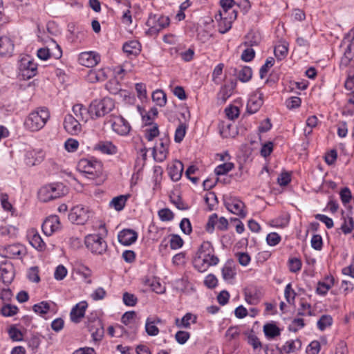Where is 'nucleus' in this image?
<instances>
[{"label": "nucleus", "instance_id": "1", "mask_svg": "<svg viewBox=\"0 0 354 354\" xmlns=\"http://www.w3.org/2000/svg\"><path fill=\"white\" fill-rule=\"evenodd\" d=\"M50 118L48 109L41 107L31 112L24 122L26 129L31 131H37L42 129Z\"/></svg>", "mask_w": 354, "mask_h": 354}, {"label": "nucleus", "instance_id": "2", "mask_svg": "<svg viewBox=\"0 0 354 354\" xmlns=\"http://www.w3.org/2000/svg\"><path fill=\"white\" fill-rule=\"evenodd\" d=\"M66 189L62 183H52L41 187L38 192L39 199L46 203L64 196Z\"/></svg>", "mask_w": 354, "mask_h": 354}, {"label": "nucleus", "instance_id": "3", "mask_svg": "<svg viewBox=\"0 0 354 354\" xmlns=\"http://www.w3.org/2000/svg\"><path fill=\"white\" fill-rule=\"evenodd\" d=\"M91 118L95 120L111 112L115 108L113 100L109 97L93 100L90 104Z\"/></svg>", "mask_w": 354, "mask_h": 354}, {"label": "nucleus", "instance_id": "4", "mask_svg": "<svg viewBox=\"0 0 354 354\" xmlns=\"http://www.w3.org/2000/svg\"><path fill=\"white\" fill-rule=\"evenodd\" d=\"M104 123L109 124L113 131L121 136L127 135L131 130L129 123L120 115L111 114L106 118Z\"/></svg>", "mask_w": 354, "mask_h": 354}, {"label": "nucleus", "instance_id": "5", "mask_svg": "<svg viewBox=\"0 0 354 354\" xmlns=\"http://www.w3.org/2000/svg\"><path fill=\"white\" fill-rule=\"evenodd\" d=\"M84 243L88 250L95 254H102L107 249L106 241L99 234L87 235Z\"/></svg>", "mask_w": 354, "mask_h": 354}, {"label": "nucleus", "instance_id": "6", "mask_svg": "<svg viewBox=\"0 0 354 354\" xmlns=\"http://www.w3.org/2000/svg\"><path fill=\"white\" fill-rule=\"evenodd\" d=\"M19 75L24 80H29L36 75L37 72V64L34 62L33 59L26 55L23 57L19 66Z\"/></svg>", "mask_w": 354, "mask_h": 354}, {"label": "nucleus", "instance_id": "7", "mask_svg": "<svg viewBox=\"0 0 354 354\" xmlns=\"http://www.w3.org/2000/svg\"><path fill=\"white\" fill-rule=\"evenodd\" d=\"M78 168L82 172L91 175L92 178L102 174V165L97 160L82 159L78 163Z\"/></svg>", "mask_w": 354, "mask_h": 354}, {"label": "nucleus", "instance_id": "8", "mask_svg": "<svg viewBox=\"0 0 354 354\" xmlns=\"http://www.w3.org/2000/svg\"><path fill=\"white\" fill-rule=\"evenodd\" d=\"M169 24V19L167 17H160L156 19L154 15L149 17L147 21L146 25L149 27V29L146 31V33L149 35H155L158 34L163 28H166Z\"/></svg>", "mask_w": 354, "mask_h": 354}, {"label": "nucleus", "instance_id": "9", "mask_svg": "<svg viewBox=\"0 0 354 354\" xmlns=\"http://www.w3.org/2000/svg\"><path fill=\"white\" fill-rule=\"evenodd\" d=\"M224 205L227 210L232 214L238 215L241 218L246 216V212L244 210L245 204L239 198L234 197L225 198Z\"/></svg>", "mask_w": 354, "mask_h": 354}, {"label": "nucleus", "instance_id": "10", "mask_svg": "<svg viewBox=\"0 0 354 354\" xmlns=\"http://www.w3.org/2000/svg\"><path fill=\"white\" fill-rule=\"evenodd\" d=\"M89 218V213L82 205H77L71 209L68 214V219L77 225H84Z\"/></svg>", "mask_w": 354, "mask_h": 354}, {"label": "nucleus", "instance_id": "11", "mask_svg": "<svg viewBox=\"0 0 354 354\" xmlns=\"http://www.w3.org/2000/svg\"><path fill=\"white\" fill-rule=\"evenodd\" d=\"M237 11L232 10L231 14L227 15H215V19L218 21V31L222 34L226 33L232 28V22L236 19Z\"/></svg>", "mask_w": 354, "mask_h": 354}, {"label": "nucleus", "instance_id": "12", "mask_svg": "<svg viewBox=\"0 0 354 354\" xmlns=\"http://www.w3.org/2000/svg\"><path fill=\"white\" fill-rule=\"evenodd\" d=\"M5 257L10 259H21L27 254L26 247L19 243L8 245L3 248Z\"/></svg>", "mask_w": 354, "mask_h": 354}, {"label": "nucleus", "instance_id": "13", "mask_svg": "<svg viewBox=\"0 0 354 354\" xmlns=\"http://www.w3.org/2000/svg\"><path fill=\"white\" fill-rule=\"evenodd\" d=\"M263 94L260 90H257L252 95L247 104V111L250 113L257 112L263 103Z\"/></svg>", "mask_w": 354, "mask_h": 354}, {"label": "nucleus", "instance_id": "14", "mask_svg": "<svg viewBox=\"0 0 354 354\" xmlns=\"http://www.w3.org/2000/svg\"><path fill=\"white\" fill-rule=\"evenodd\" d=\"M60 228L59 218L57 215L48 217L42 224V230L47 236H50L54 232Z\"/></svg>", "mask_w": 354, "mask_h": 354}, {"label": "nucleus", "instance_id": "15", "mask_svg": "<svg viewBox=\"0 0 354 354\" xmlns=\"http://www.w3.org/2000/svg\"><path fill=\"white\" fill-rule=\"evenodd\" d=\"M64 127L71 135H77L81 131L80 121L71 114H68L65 116Z\"/></svg>", "mask_w": 354, "mask_h": 354}, {"label": "nucleus", "instance_id": "16", "mask_svg": "<svg viewBox=\"0 0 354 354\" xmlns=\"http://www.w3.org/2000/svg\"><path fill=\"white\" fill-rule=\"evenodd\" d=\"M79 62L88 68L97 65L100 61V56L93 51L83 52L79 55Z\"/></svg>", "mask_w": 354, "mask_h": 354}, {"label": "nucleus", "instance_id": "17", "mask_svg": "<svg viewBox=\"0 0 354 354\" xmlns=\"http://www.w3.org/2000/svg\"><path fill=\"white\" fill-rule=\"evenodd\" d=\"M15 269L11 263H3L0 266V279L3 283L8 285L14 279Z\"/></svg>", "mask_w": 354, "mask_h": 354}, {"label": "nucleus", "instance_id": "18", "mask_svg": "<svg viewBox=\"0 0 354 354\" xmlns=\"http://www.w3.org/2000/svg\"><path fill=\"white\" fill-rule=\"evenodd\" d=\"M118 241L124 245H130L138 239V234L131 229H124L118 235Z\"/></svg>", "mask_w": 354, "mask_h": 354}, {"label": "nucleus", "instance_id": "19", "mask_svg": "<svg viewBox=\"0 0 354 354\" xmlns=\"http://www.w3.org/2000/svg\"><path fill=\"white\" fill-rule=\"evenodd\" d=\"M88 304L86 301H81L77 304L71 310L70 313L71 319L74 323H79L84 317Z\"/></svg>", "mask_w": 354, "mask_h": 354}, {"label": "nucleus", "instance_id": "20", "mask_svg": "<svg viewBox=\"0 0 354 354\" xmlns=\"http://www.w3.org/2000/svg\"><path fill=\"white\" fill-rule=\"evenodd\" d=\"M184 166L182 162L175 160L168 167L169 176L173 181H178L181 178Z\"/></svg>", "mask_w": 354, "mask_h": 354}, {"label": "nucleus", "instance_id": "21", "mask_svg": "<svg viewBox=\"0 0 354 354\" xmlns=\"http://www.w3.org/2000/svg\"><path fill=\"white\" fill-rule=\"evenodd\" d=\"M94 150L100 151L104 154L114 155L117 153L118 149L110 141H100L94 146Z\"/></svg>", "mask_w": 354, "mask_h": 354}, {"label": "nucleus", "instance_id": "22", "mask_svg": "<svg viewBox=\"0 0 354 354\" xmlns=\"http://www.w3.org/2000/svg\"><path fill=\"white\" fill-rule=\"evenodd\" d=\"M73 112L75 116V118L80 122H86L91 118L90 106L86 109L82 104H77L73 106Z\"/></svg>", "mask_w": 354, "mask_h": 354}, {"label": "nucleus", "instance_id": "23", "mask_svg": "<svg viewBox=\"0 0 354 354\" xmlns=\"http://www.w3.org/2000/svg\"><path fill=\"white\" fill-rule=\"evenodd\" d=\"M44 158V153L43 151H29L26 154V164L30 166L39 164Z\"/></svg>", "mask_w": 354, "mask_h": 354}, {"label": "nucleus", "instance_id": "24", "mask_svg": "<svg viewBox=\"0 0 354 354\" xmlns=\"http://www.w3.org/2000/svg\"><path fill=\"white\" fill-rule=\"evenodd\" d=\"M13 41L8 37H0V54L4 56H10L14 50Z\"/></svg>", "mask_w": 354, "mask_h": 354}, {"label": "nucleus", "instance_id": "25", "mask_svg": "<svg viewBox=\"0 0 354 354\" xmlns=\"http://www.w3.org/2000/svg\"><path fill=\"white\" fill-rule=\"evenodd\" d=\"M91 336L95 342H100L104 336V328L100 320H96L92 325L88 326Z\"/></svg>", "mask_w": 354, "mask_h": 354}, {"label": "nucleus", "instance_id": "26", "mask_svg": "<svg viewBox=\"0 0 354 354\" xmlns=\"http://www.w3.org/2000/svg\"><path fill=\"white\" fill-rule=\"evenodd\" d=\"M29 242L32 247L39 251L45 249L46 245L40 235L35 230H31L28 234Z\"/></svg>", "mask_w": 354, "mask_h": 354}, {"label": "nucleus", "instance_id": "27", "mask_svg": "<svg viewBox=\"0 0 354 354\" xmlns=\"http://www.w3.org/2000/svg\"><path fill=\"white\" fill-rule=\"evenodd\" d=\"M122 49L127 56H136L140 52V44L138 41L132 40L126 42L123 45Z\"/></svg>", "mask_w": 354, "mask_h": 354}, {"label": "nucleus", "instance_id": "28", "mask_svg": "<svg viewBox=\"0 0 354 354\" xmlns=\"http://www.w3.org/2000/svg\"><path fill=\"white\" fill-rule=\"evenodd\" d=\"M167 147L162 141H160L158 144L153 148V154L155 160L162 161L167 157Z\"/></svg>", "mask_w": 354, "mask_h": 354}, {"label": "nucleus", "instance_id": "29", "mask_svg": "<svg viewBox=\"0 0 354 354\" xmlns=\"http://www.w3.org/2000/svg\"><path fill=\"white\" fill-rule=\"evenodd\" d=\"M196 316L193 315L192 313H186L181 320L179 319H176L175 324L178 328H188L190 327V322L192 323H196Z\"/></svg>", "mask_w": 354, "mask_h": 354}, {"label": "nucleus", "instance_id": "30", "mask_svg": "<svg viewBox=\"0 0 354 354\" xmlns=\"http://www.w3.org/2000/svg\"><path fill=\"white\" fill-rule=\"evenodd\" d=\"M301 347V342L299 339L295 340L287 341L286 344L281 347V351L286 353H294L300 349Z\"/></svg>", "mask_w": 354, "mask_h": 354}, {"label": "nucleus", "instance_id": "31", "mask_svg": "<svg viewBox=\"0 0 354 354\" xmlns=\"http://www.w3.org/2000/svg\"><path fill=\"white\" fill-rule=\"evenodd\" d=\"M263 332L269 339H273L280 335V329L272 323H268L263 326Z\"/></svg>", "mask_w": 354, "mask_h": 354}, {"label": "nucleus", "instance_id": "32", "mask_svg": "<svg viewBox=\"0 0 354 354\" xmlns=\"http://www.w3.org/2000/svg\"><path fill=\"white\" fill-rule=\"evenodd\" d=\"M234 4L235 1L234 0H220L222 10L218 12V16L231 14L232 10H233L232 7Z\"/></svg>", "mask_w": 354, "mask_h": 354}, {"label": "nucleus", "instance_id": "33", "mask_svg": "<svg viewBox=\"0 0 354 354\" xmlns=\"http://www.w3.org/2000/svg\"><path fill=\"white\" fill-rule=\"evenodd\" d=\"M152 100L156 105L164 106L167 102V96L162 90H156L152 93Z\"/></svg>", "mask_w": 354, "mask_h": 354}, {"label": "nucleus", "instance_id": "34", "mask_svg": "<svg viewBox=\"0 0 354 354\" xmlns=\"http://www.w3.org/2000/svg\"><path fill=\"white\" fill-rule=\"evenodd\" d=\"M260 42V37L258 33L250 32L245 37L244 44L246 46L252 47L257 46Z\"/></svg>", "mask_w": 354, "mask_h": 354}, {"label": "nucleus", "instance_id": "35", "mask_svg": "<svg viewBox=\"0 0 354 354\" xmlns=\"http://www.w3.org/2000/svg\"><path fill=\"white\" fill-rule=\"evenodd\" d=\"M236 275L234 269L230 263H226L222 268V276L224 280L230 281Z\"/></svg>", "mask_w": 354, "mask_h": 354}, {"label": "nucleus", "instance_id": "36", "mask_svg": "<svg viewBox=\"0 0 354 354\" xmlns=\"http://www.w3.org/2000/svg\"><path fill=\"white\" fill-rule=\"evenodd\" d=\"M127 199V196H116L111 200L110 205L113 206L117 211H120L124 208Z\"/></svg>", "mask_w": 354, "mask_h": 354}, {"label": "nucleus", "instance_id": "37", "mask_svg": "<svg viewBox=\"0 0 354 354\" xmlns=\"http://www.w3.org/2000/svg\"><path fill=\"white\" fill-rule=\"evenodd\" d=\"M234 167V165L232 162H225L223 164L218 165L214 172L217 176L225 175Z\"/></svg>", "mask_w": 354, "mask_h": 354}, {"label": "nucleus", "instance_id": "38", "mask_svg": "<svg viewBox=\"0 0 354 354\" xmlns=\"http://www.w3.org/2000/svg\"><path fill=\"white\" fill-rule=\"evenodd\" d=\"M245 299L251 305H257L260 301V296L257 292L246 290L245 292Z\"/></svg>", "mask_w": 354, "mask_h": 354}, {"label": "nucleus", "instance_id": "39", "mask_svg": "<svg viewBox=\"0 0 354 354\" xmlns=\"http://www.w3.org/2000/svg\"><path fill=\"white\" fill-rule=\"evenodd\" d=\"M187 131V125L180 122L175 131L174 140L176 143H180L183 140Z\"/></svg>", "mask_w": 354, "mask_h": 354}, {"label": "nucleus", "instance_id": "40", "mask_svg": "<svg viewBox=\"0 0 354 354\" xmlns=\"http://www.w3.org/2000/svg\"><path fill=\"white\" fill-rule=\"evenodd\" d=\"M252 75V69L248 66L243 67L238 73V78L243 82L249 81Z\"/></svg>", "mask_w": 354, "mask_h": 354}, {"label": "nucleus", "instance_id": "41", "mask_svg": "<svg viewBox=\"0 0 354 354\" xmlns=\"http://www.w3.org/2000/svg\"><path fill=\"white\" fill-rule=\"evenodd\" d=\"M193 264L194 268L200 272H203L207 270L209 267V265L205 261H203V259L201 257V255H197L194 261Z\"/></svg>", "mask_w": 354, "mask_h": 354}, {"label": "nucleus", "instance_id": "42", "mask_svg": "<svg viewBox=\"0 0 354 354\" xmlns=\"http://www.w3.org/2000/svg\"><path fill=\"white\" fill-rule=\"evenodd\" d=\"M145 330L147 333L150 336H156L159 333V329L156 326V322L151 321L149 318L146 321Z\"/></svg>", "mask_w": 354, "mask_h": 354}, {"label": "nucleus", "instance_id": "43", "mask_svg": "<svg viewBox=\"0 0 354 354\" xmlns=\"http://www.w3.org/2000/svg\"><path fill=\"white\" fill-rule=\"evenodd\" d=\"M344 221L341 226V229L345 234H347L353 231L354 228V221L352 217L348 216L344 217Z\"/></svg>", "mask_w": 354, "mask_h": 354}, {"label": "nucleus", "instance_id": "44", "mask_svg": "<svg viewBox=\"0 0 354 354\" xmlns=\"http://www.w3.org/2000/svg\"><path fill=\"white\" fill-rule=\"evenodd\" d=\"M88 76L91 81L95 80L97 82H103L107 78L105 69H100L97 71H91Z\"/></svg>", "mask_w": 354, "mask_h": 354}, {"label": "nucleus", "instance_id": "45", "mask_svg": "<svg viewBox=\"0 0 354 354\" xmlns=\"http://www.w3.org/2000/svg\"><path fill=\"white\" fill-rule=\"evenodd\" d=\"M8 333L12 341L19 342L23 339V334L21 331L17 328L15 326H11L9 328Z\"/></svg>", "mask_w": 354, "mask_h": 354}, {"label": "nucleus", "instance_id": "46", "mask_svg": "<svg viewBox=\"0 0 354 354\" xmlns=\"http://www.w3.org/2000/svg\"><path fill=\"white\" fill-rule=\"evenodd\" d=\"M333 323V319L330 315H322L317 322V327L320 330H324Z\"/></svg>", "mask_w": 354, "mask_h": 354}, {"label": "nucleus", "instance_id": "47", "mask_svg": "<svg viewBox=\"0 0 354 354\" xmlns=\"http://www.w3.org/2000/svg\"><path fill=\"white\" fill-rule=\"evenodd\" d=\"M205 201L208 205L209 210L212 211L218 203V198L214 192H209L205 197Z\"/></svg>", "mask_w": 354, "mask_h": 354}, {"label": "nucleus", "instance_id": "48", "mask_svg": "<svg viewBox=\"0 0 354 354\" xmlns=\"http://www.w3.org/2000/svg\"><path fill=\"white\" fill-rule=\"evenodd\" d=\"M18 312V308L16 306L10 304L4 305L1 310V314L5 317H11L16 315Z\"/></svg>", "mask_w": 354, "mask_h": 354}, {"label": "nucleus", "instance_id": "49", "mask_svg": "<svg viewBox=\"0 0 354 354\" xmlns=\"http://www.w3.org/2000/svg\"><path fill=\"white\" fill-rule=\"evenodd\" d=\"M301 261L298 258H291L288 260V267L291 272H297L301 270Z\"/></svg>", "mask_w": 354, "mask_h": 354}, {"label": "nucleus", "instance_id": "50", "mask_svg": "<svg viewBox=\"0 0 354 354\" xmlns=\"http://www.w3.org/2000/svg\"><path fill=\"white\" fill-rule=\"evenodd\" d=\"M201 257L203 259V261L207 263L209 266H216L218 261V258L214 254V252L205 253Z\"/></svg>", "mask_w": 354, "mask_h": 354}, {"label": "nucleus", "instance_id": "51", "mask_svg": "<svg viewBox=\"0 0 354 354\" xmlns=\"http://www.w3.org/2000/svg\"><path fill=\"white\" fill-rule=\"evenodd\" d=\"M50 308V305L46 301H41L39 304H35L32 307L33 310L36 313L39 314H46Z\"/></svg>", "mask_w": 354, "mask_h": 354}, {"label": "nucleus", "instance_id": "52", "mask_svg": "<svg viewBox=\"0 0 354 354\" xmlns=\"http://www.w3.org/2000/svg\"><path fill=\"white\" fill-rule=\"evenodd\" d=\"M274 64V59L273 57H268L266 63L261 66L259 71L260 77L264 78L270 68H271Z\"/></svg>", "mask_w": 354, "mask_h": 354}, {"label": "nucleus", "instance_id": "53", "mask_svg": "<svg viewBox=\"0 0 354 354\" xmlns=\"http://www.w3.org/2000/svg\"><path fill=\"white\" fill-rule=\"evenodd\" d=\"M136 317V313L134 311H129V312L125 313L122 315L121 321L124 325L127 326V325H129L131 324H134Z\"/></svg>", "mask_w": 354, "mask_h": 354}, {"label": "nucleus", "instance_id": "54", "mask_svg": "<svg viewBox=\"0 0 354 354\" xmlns=\"http://www.w3.org/2000/svg\"><path fill=\"white\" fill-rule=\"evenodd\" d=\"M28 278L30 281L38 283L40 281L39 276V268L37 266L31 267L28 272Z\"/></svg>", "mask_w": 354, "mask_h": 354}, {"label": "nucleus", "instance_id": "55", "mask_svg": "<svg viewBox=\"0 0 354 354\" xmlns=\"http://www.w3.org/2000/svg\"><path fill=\"white\" fill-rule=\"evenodd\" d=\"M170 248L172 250H176L181 248L183 245V241L180 236L177 234H172L170 241Z\"/></svg>", "mask_w": 354, "mask_h": 354}, {"label": "nucleus", "instance_id": "56", "mask_svg": "<svg viewBox=\"0 0 354 354\" xmlns=\"http://www.w3.org/2000/svg\"><path fill=\"white\" fill-rule=\"evenodd\" d=\"M123 301L126 306H134L137 303V297L129 292H124L122 297Z\"/></svg>", "mask_w": 354, "mask_h": 354}, {"label": "nucleus", "instance_id": "57", "mask_svg": "<svg viewBox=\"0 0 354 354\" xmlns=\"http://www.w3.org/2000/svg\"><path fill=\"white\" fill-rule=\"evenodd\" d=\"M274 55L278 59H282L288 53V48L283 45L280 44L274 48Z\"/></svg>", "mask_w": 354, "mask_h": 354}, {"label": "nucleus", "instance_id": "58", "mask_svg": "<svg viewBox=\"0 0 354 354\" xmlns=\"http://www.w3.org/2000/svg\"><path fill=\"white\" fill-rule=\"evenodd\" d=\"M189 333L184 330H179L175 335V339L180 344H184L189 339Z\"/></svg>", "mask_w": 354, "mask_h": 354}, {"label": "nucleus", "instance_id": "59", "mask_svg": "<svg viewBox=\"0 0 354 354\" xmlns=\"http://www.w3.org/2000/svg\"><path fill=\"white\" fill-rule=\"evenodd\" d=\"M160 218L162 221H169L174 218L173 212L167 208L162 209L158 212Z\"/></svg>", "mask_w": 354, "mask_h": 354}, {"label": "nucleus", "instance_id": "60", "mask_svg": "<svg viewBox=\"0 0 354 354\" xmlns=\"http://www.w3.org/2000/svg\"><path fill=\"white\" fill-rule=\"evenodd\" d=\"M78 141L73 138L68 139L64 143V147L68 152L75 151L78 149Z\"/></svg>", "mask_w": 354, "mask_h": 354}, {"label": "nucleus", "instance_id": "61", "mask_svg": "<svg viewBox=\"0 0 354 354\" xmlns=\"http://www.w3.org/2000/svg\"><path fill=\"white\" fill-rule=\"evenodd\" d=\"M225 112L227 117L230 120H234L239 115V109L235 106H230L229 107H227Z\"/></svg>", "mask_w": 354, "mask_h": 354}, {"label": "nucleus", "instance_id": "62", "mask_svg": "<svg viewBox=\"0 0 354 354\" xmlns=\"http://www.w3.org/2000/svg\"><path fill=\"white\" fill-rule=\"evenodd\" d=\"M301 100L299 97H291L286 100V105L289 109L298 108L301 105Z\"/></svg>", "mask_w": 354, "mask_h": 354}, {"label": "nucleus", "instance_id": "63", "mask_svg": "<svg viewBox=\"0 0 354 354\" xmlns=\"http://www.w3.org/2000/svg\"><path fill=\"white\" fill-rule=\"evenodd\" d=\"M106 88L112 94H117L120 90V86L116 80H110L106 85Z\"/></svg>", "mask_w": 354, "mask_h": 354}, {"label": "nucleus", "instance_id": "64", "mask_svg": "<svg viewBox=\"0 0 354 354\" xmlns=\"http://www.w3.org/2000/svg\"><path fill=\"white\" fill-rule=\"evenodd\" d=\"M266 241L269 245L274 246L280 242L281 236L276 232H272L268 234Z\"/></svg>", "mask_w": 354, "mask_h": 354}]
</instances>
